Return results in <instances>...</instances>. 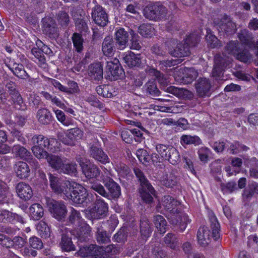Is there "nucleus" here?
<instances>
[{
	"label": "nucleus",
	"mask_w": 258,
	"mask_h": 258,
	"mask_svg": "<svg viewBox=\"0 0 258 258\" xmlns=\"http://www.w3.org/2000/svg\"><path fill=\"white\" fill-rule=\"evenodd\" d=\"M106 79L111 81L116 80L123 77L124 72L120 67L119 61L116 58L107 61L106 67Z\"/></svg>",
	"instance_id": "obj_5"
},
{
	"label": "nucleus",
	"mask_w": 258,
	"mask_h": 258,
	"mask_svg": "<svg viewBox=\"0 0 258 258\" xmlns=\"http://www.w3.org/2000/svg\"><path fill=\"white\" fill-rule=\"evenodd\" d=\"M150 186H147L145 188H139L142 199L147 203H150L153 202V198L152 195H154L155 191L152 185Z\"/></svg>",
	"instance_id": "obj_36"
},
{
	"label": "nucleus",
	"mask_w": 258,
	"mask_h": 258,
	"mask_svg": "<svg viewBox=\"0 0 258 258\" xmlns=\"http://www.w3.org/2000/svg\"><path fill=\"white\" fill-rule=\"evenodd\" d=\"M60 172L72 176H76L78 173L77 165L75 162L63 163Z\"/></svg>",
	"instance_id": "obj_38"
},
{
	"label": "nucleus",
	"mask_w": 258,
	"mask_h": 258,
	"mask_svg": "<svg viewBox=\"0 0 258 258\" xmlns=\"http://www.w3.org/2000/svg\"><path fill=\"white\" fill-rule=\"evenodd\" d=\"M103 180L104 185L109 191L108 194L113 198H118L121 195L120 186L110 178L103 179Z\"/></svg>",
	"instance_id": "obj_22"
},
{
	"label": "nucleus",
	"mask_w": 258,
	"mask_h": 258,
	"mask_svg": "<svg viewBox=\"0 0 258 258\" xmlns=\"http://www.w3.org/2000/svg\"><path fill=\"white\" fill-rule=\"evenodd\" d=\"M49 165L56 170H60L63 165V160L59 156L55 155H49L46 158Z\"/></svg>",
	"instance_id": "obj_39"
},
{
	"label": "nucleus",
	"mask_w": 258,
	"mask_h": 258,
	"mask_svg": "<svg viewBox=\"0 0 258 258\" xmlns=\"http://www.w3.org/2000/svg\"><path fill=\"white\" fill-rule=\"evenodd\" d=\"M72 38L74 46L77 51L81 52L83 49V43L84 42L82 35L78 33H74Z\"/></svg>",
	"instance_id": "obj_53"
},
{
	"label": "nucleus",
	"mask_w": 258,
	"mask_h": 258,
	"mask_svg": "<svg viewBox=\"0 0 258 258\" xmlns=\"http://www.w3.org/2000/svg\"><path fill=\"white\" fill-rule=\"evenodd\" d=\"M238 37L242 43L248 46L250 45L251 37L247 31H241L238 33Z\"/></svg>",
	"instance_id": "obj_64"
},
{
	"label": "nucleus",
	"mask_w": 258,
	"mask_h": 258,
	"mask_svg": "<svg viewBox=\"0 0 258 258\" xmlns=\"http://www.w3.org/2000/svg\"><path fill=\"white\" fill-rule=\"evenodd\" d=\"M31 142L34 146H38L42 148H51L52 142H54V140L48 139L47 138L44 137L43 135H34L31 139Z\"/></svg>",
	"instance_id": "obj_29"
},
{
	"label": "nucleus",
	"mask_w": 258,
	"mask_h": 258,
	"mask_svg": "<svg viewBox=\"0 0 258 258\" xmlns=\"http://www.w3.org/2000/svg\"><path fill=\"white\" fill-rule=\"evenodd\" d=\"M168 219L172 224L177 225L181 231H183L189 222L188 216L179 210L176 213L169 216Z\"/></svg>",
	"instance_id": "obj_12"
},
{
	"label": "nucleus",
	"mask_w": 258,
	"mask_h": 258,
	"mask_svg": "<svg viewBox=\"0 0 258 258\" xmlns=\"http://www.w3.org/2000/svg\"><path fill=\"white\" fill-rule=\"evenodd\" d=\"M134 172L136 175L138 181L140 183L139 188H145L147 186L152 185L145 176L144 173L140 169L136 167L134 168Z\"/></svg>",
	"instance_id": "obj_35"
},
{
	"label": "nucleus",
	"mask_w": 258,
	"mask_h": 258,
	"mask_svg": "<svg viewBox=\"0 0 258 258\" xmlns=\"http://www.w3.org/2000/svg\"><path fill=\"white\" fill-rule=\"evenodd\" d=\"M32 151L34 155L39 159L46 158L49 154L47 152L44 150V148L38 146H34L32 148Z\"/></svg>",
	"instance_id": "obj_63"
},
{
	"label": "nucleus",
	"mask_w": 258,
	"mask_h": 258,
	"mask_svg": "<svg viewBox=\"0 0 258 258\" xmlns=\"http://www.w3.org/2000/svg\"><path fill=\"white\" fill-rule=\"evenodd\" d=\"M180 143L182 145L194 144L195 146H198L202 143V141L197 136H191L183 135L180 138Z\"/></svg>",
	"instance_id": "obj_46"
},
{
	"label": "nucleus",
	"mask_w": 258,
	"mask_h": 258,
	"mask_svg": "<svg viewBox=\"0 0 258 258\" xmlns=\"http://www.w3.org/2000/svg\"><path fill=\"white\" fill-rule=\"evenodd\" d=\"M115 43L112 37L106 36L102 43V51L103 54L108 57L112 56L115 51Z\"/></svg>",
	"instance_id": "obj_23"
},
{
	"label": "nucleus",
	"mask_w": 258,
	"mask_h": 258,
	"mask_svg": "<svg viewBox=\"0 0 258 258\" xmlns=\"http://www.w3.org/2000/svg\"><path fill=\"white\" fill-rule=\"evenodd\" d=\"M12 152L16 158L23 160L29 159L31 155V152L27 149L19 144L14 145Z\"/></svg>",
	"instance_id": "obj_26"
},
{
	"label": "nucleus",
	"mask_w": 258,
	"mask_h": 258,
	"mask_svg": "<svg viewBox=\"0 0 258 258\" xmlns=\"http://www.w3.org/2000/svg\"><path fill=\"white\" fill-rule=\"evenodd\" d=\"M166 92L172 94L179 98H185L187 97L188 95L191 97L192 96V94L188 90L183 88H179L172 86L168 87L166 89Z\"/></svg>",
	"instance_id": "obj_37"
},
{
	"label": "nucleus",
	"mask_w": 258,
	"mask_h": 258,
	"mask_svg": "<svg viewBox=\"0 0 258 258\" xmlns=\"http://www.w3.org/2000/svg\"><path fill=\"white\" fill-rule=\"evenodd\" d=\"M43 31L51 39H56L59 35L56 24L51 18H46L43 20Z\"/></svg>",
	"instance_id": "obj_14"
},
{
	"label": "nucleus",
	"mask_w": 258,
	"mask_h": 258,
	"mask_svg": "<svg viewBox=\"0 0 258 258\" xmlns=\"http://www.w3.org/2000/svg\"><path fill=\"white\" fill-rule=\"evenodd\" d=\"M83 135V133L80 128H71L67 131L66 137L62 139V142L69 146H74L76 141L80 140Z\"/></svg>",
	"instance_id": "obj_17"
},
{
	"label": "nucleus",
	"mask_w": 258,
	"mask_h": 258,
	"mask_svg": "<svg viewBox=\"0 0 258 258\" xmlns=\"http://www.w3.org/2000/svg\"><path fill=\"white\" fill-rule=\"evenodd\" d=\"M88 188L94 190L104 197H109L108 194L105 191L103 186L98 182H89L87 183Z\"/></svg>",
	"instance_id": "obj_52"
},
{
	"label": "nucleus",
	"mask_w": 258,
	"mask_h": 258,
	"mask_svg": "<svg viewBox=\"0 0 258 258\" xmlns=\"http://www.w3.org/2000/svg\"><path fill=\"white\" fill-rule=\"evenodd\" d=\"M161 205L168 211L170 215L180 210V203L170 196H165L162 199Z\"/></svg>",
	"instance_id": "obj_13"
},
{
	"label": "nucleus",
	"mask_w": 258,
	"mask_h": 258,
	"mask_svg": "<svg viewBox=\"0 0 258 258\" xmlns=\"http://www.w3.org/2000/svg\"><path fill=\"white\" fill-rule=\"evenodd\" d=\"M190 53V50L187 47L185 42L179 43L173 50L171 51V54L175 57H184L188 56Z\"/></svg>",
	"instance_id": "obj_33"
},
{
	"label": "nucleus",
	"mask_w": 258,
	"mask_h": 258,
	"mask_svg": "<svg viewBox=\"0 0 258 258\" xmlns=\"http://www.w3.org/2000/svg\"><path fill=\"white\" fill-rule=\"evenodd\" d=\"M49 179L50 186L52 190L57 194H60L64 198L65 195L67 191L70 189L71 182L67 180L63 183L60 182L59 178L54 175L49 173Z\"/></svg>",
	"instance_id": "obj_6"
},
{
	"label": "nucleus",
	"mask_w": 258,
	"mask_h": 258,
	"mask_svg": "<svg viewBox=\"0 0 258 258\" xmlns=\"http://www.w3.org/2000/svg\"><path fill=\"white\" fill-rule=\"evenodd\" d=\"M200 39L198 35L192 33L188 35L184 40L185 44L189 47V49L196 46L200 42Z\"/></svg>",
	"instance_id": "obj_54"
},
{
	"label": "nucleus",
	"mask_w": 258,
	"mask_h": 258,
	"mask_svg": "<svg viewBox=\"0 0 258 258\" xmlns=\"http://www.w3.org/2000/svg\"><path fill=\"white\" fill-rule=\"evenodd\" d=\"M67 193L64 199L71 200L78 204H89L94 200V196L92 194L89 195L84 187L75 182L71 183L70 189Z\"/></svg>",
	"instance_id": "obj_1"
},
{
	"label": "nucleus",
	"mask_w": 258,
	"mask_h": 258,
	"mask_svg": "<svg viewBox=\"0 0 258 258\" xmlns=\"http://www.w3.org/2000/svg\"><path fill=\"white\" fill-rule=\"evenodd\" d=\"M30 214L34 220H40L43 216L44 212L42 207L38 204H34L29 208Z\"/></svg>",
	"instance_id": "obj_40"
},
{
	"label": "nucleus",
	"mask_w": 258,
	"mask_h": 258,
	"mask_svg": "<svg viewBox=\"0 0 258 258\" xmlns=\"http://www.w3.org/2000/svg\"><path fill=\"white\" fill-rule=\"evenodd\" d=\"M85 222L86 221L82 218L80 212L73 208H72L67 219L68 224L73 225L77 224L79 226L81 225L82 223Z\"/></svg>",
	"instance_id": "obj_31"
},
{
	"label": "nucleus",
	"mask_w": 258,
	"mask_h": 258,
	"mask_svg": "<svg viewBox=\"0 0 258 258\" xmlns=\"http://www.w3.org/2000/svg\"><path fill=\"white\" fill-rule=\"evenodd\" d=\"M153 222L155 227L161 233H164L166 230L167 222L161 215H156L154 217Z\"/></svg>",
	"instance_id": "obj_49"
},
{
	"label": "nucleus",
	"mask_w": 258,
	"mask_h": 258,
	"mask_svg": "<svg viewBox=\"0 0 258 258\" xmlns=\"http://www.w3.org/2000/svg\"><path fill=\"white\" fill-rule=\"evenodd\" d=\"M231 59L222 54H217L214 57V64L226 69L230 63Z\"/></svg>",
	"instance_id": "obj_48"
},
{
	"label": "nucleus",
	"mask_w": 258,
	"mask_h": 258,
	"mask_svg": "<svg viewBox=\"0 0 258 258\" xmlns=\"http://www.w3.org/2000/svg\"><path fill=\"white\" fill-rule=\"evenodd\" d=\"M168 153L165 160H168L170 163L175 165L180 161V156L178 151L173 147L169 148Z\"/></svg>",
	"instance_id": "obj_43"
},
{
	"label": "nucleus",
	"mask_w": 258,
	"mask_h": 258,
	"mask_svg": "<svg viewBox=\"0 0 258 258\" xmlns=\"http://www.w3.org/2000/svg\"><path fill=\"white\" fill-rule=\"evenodd\" d=\"M88 75L91 80L99 81L103 75V66L100 62L91 64L88 69Z\"/></svg>",
	"instance_id": "obj_18"
},
{
	"label": "nucleus",
	"mask_w": 258,
	"mask_h": 258,
	"mask_svg": "<svg viewBox=\"0 0 258 258\" xmlns=\"http://www.w3.org/2000/svg\"><path fill=\"white\" fill-rule=\"evenodd\" d=\"M70 232L79 242H86L91 236V228L86 223L83 222L81 225L72 229Z\"/></svg>",
	"instance_id": "obj_7"
},
{
	"label": "nucleus",
	"mask_w": 258,
	"mask_h": 258,
	"mask_svg": "<svg viewBox=\"0 0 258 258\" xmlns=\"http://www.w3.org/2000/svg\"><path fill=\"white\" fill-rule=\"evenodd\" d=\"M94 244L86 245L81 247L80 249L76 253V254L83 257H91L92 248H93Z\"/></svg>",
	"instance_id": "obj_61"
},
{
	"label": "nucleus",
	"mask_w": 258,
	"mask_h": 258,
	"mask_svg": "<svg viewBox=\"0 0 258 258\" xmlns=\"http://www.w3.org/2000/svg\"><path fill=\"white\" fill-rule=\"evenodd\" d=\"M167 14V9L159 3L148 5L144 10L145 17L152 20H159L165 18Z\"/></svg>",
	"instance_id": "obj_4"
},
{
	"label": "nucleus",
	"mask_w": 258,
	"mask_h": 258,
	"mask_svg": "<svg viewBox=\"0 0 258 258\" xmlns=\"http://www.w3.org/2000/svg\"><path fill=\"white\" fill-rule=\"evenodd\" d=\"M177 242L176 236L171 233H168L164 237L165 243L172 249H175L176 247Z\"/></svg>",
	"instance_id": "obj_55"
},
{
	"label": "nucleus",
	"mask_w": 258,
	"mask_h": 258,
	"mask_svg": "<svg viewBox=\"0 0 258 258\" xmlns=\"http://www.w3.org/2000/svg\"><path fill=\"white\" fill-rule=\"evenodd\" d=\"M146 93L153 98L159 97L161 92L154 81H150L145 85Z\"/></svg>",
	"instance_id": "obj_41"
},
{
	"label": "nucleus",
	"mask_w": 258,
	"mask_h": 258,
	"mask_svg": "<svg viewBox=\"0 0 258 258\" xmlns=\"http://www.w3.org/2000/svg\"><path fill=\"white\" fill-rule=\"evenodd\" d=\"M161 183L167 187L173 188L177 183L176 178L172 174H166L162 176Z\"/></svg>",
	"instance_id": "obj_51"
},
{
	"label": "nucleus",
	"mask_w": 258,
	"mask_h": 258,
	"mask_svg": "<svg viewBox=\"0 0 258 258\" xmlns=\"http://www.w3.org/2000/svg\"><path fill=\"white\" fill-rule=\"evenodd\" d=\"M38 121L42 124H49L52 120L53 117L50 111L46 108H41L37 113Z\"/></svg>",
	"instance_id": "obj_30"
},
{
	"label": "nucleus",
	"mask_w": 258,
	"mask_h": 258,
	"mask_svg": "<svg viewBox=\"0 0 258 258\" xmlns=\"http://www.w3.org/2000/svg\"><path fill=\"white\" fill-rule=\"evenodd\" d=\"M45 204L52 217L58 221L64 219L67 209L63 202L56 201L48 197L45 198Z\"/></svg>",
	"instance_id": "obj_3"
},
{
	"label": "nucleus",
	"mask_w": 258,
	"mask_h": 258,
	"mask_svg": "<svg viewBox=\"0 0 258 258\" xmlns=\"http://www.w3.org/2000/svg\"><path fill=\"white\" fill-rule=\"evenodd\" d=\"M210 231L207 227H200L197 232V239L199 244L206 247L211 242Z\"/></svg>",
	"instance_id": "obj_21"
},
{
	"label": "nucleus",
	"mask_w": 258,
	"mask_h": 258,
	"mask_svg": "<svg viewBox=\"0 0 258 258\" xmlns=\"http://www.w3.org/2000/svg\"><path fill=\"white\" fill-rule=\"evenodd\" d=\"M123 60L130 68L139 67L142 64L141 55L136 54L131 51L123 57Z\"/></svg>",
	"instance_id": "obj_27"
},
{
	"label": "nucleus",
	"mask_w": 258,
	"mask_h": 258,
	"mask_svg": "<svg viewBox=\"0 0 258 258\" xmlns=\"http://www.w3.org/2000/svg\"><path fill=\"white\" fill-rule=\"evenodd\" d=\"M87 8L88 10L91 11V18L95 24L102 27L107 25L109 22L108 15L105 9L98 4L96 0L87 3Z\"/></svg>",
	"instance_id": "obj_2"
},
{
	"label": "nucleus",
	"mask_w": 258,
	"mask_h": 258,
	"mask_svg": "<svg viewBox=\"0 0 258 258\" xmlns=\"http://www.w3.org/2000/svg\"><path fill=\"white\" fill-rule=\"evenodd\" d=\"M59 245L63 251L70 252L76 250L75 245L73 244L72 238L68 234L61 235V241Z\"/></svg>",
	"instance_id": "obj_32"
},
{
	"label": "nucleus",
	"mask_w": 258,
	"mask_h": 258,
	"mask_svg": "<svg viewBox=\"0 0 258 258\" xmlns=\"http://www.w3.org/2000/svg\"><path fill=\"white\" fill-rule=\"evenodd\" d=\"M77 30L83 34L89 31V28L86 21L83 19H78L75 23Z\"/></svg>",
	"instance_id": "obj_62"
},
{
	"label": "nucleus",
	"mask_w": 258,
	"mask_h": 258,
	"mask_svg": "<svg viewBox=\"0 0 258 258\" xmlns=\"http://www.w3.org/2000/svg\"><path fill=\"white\" fill-rule=\"evenodd\" d=\"M214 23L219 25L221 30L224 31L227 35H231L235 32V24L231 21L230 18L226 15L221 16L220 22L215 20Z\"/></svg>",
	"instance_id": "obj_15"
},
{
	"label": "nucleus",
	"mask_w": 258,
	"mask_h": 258,
	"mask_svg": "<svg viewBox=\"0 0 258 258\" xmlns=\"http://www.w3.org/2000/svg\"><path fill=\"white\" fill-rule=\"evenodd\" d=\"M57 20L62 27H67L70 22L68 14L64 11H59L57 15Z\"/></svg>",
	"instance_id": "obj_59"
},
{
	"label": "nucleus",
	"mask_w": 258,
	"mask_h": 258,
	"mask_svg": "<svg viewBox=\"0 0 258 258\" xmlns=\"http://www.w3.org/2000/svg\"><path fill=\"white\" fill-rule=\"evenodd\" d=\"M89 155L96 161L102 164H106L109 162V159L106 153L99 147L97 142L92 144H90Z\"/></svg>",
	"instance_id": "obj_10"
},
{
	"label": "nucleus",
	"mask_w": 258,
	"mask_h": 258,
	"mask_svg": "<svg viewBox=\"0 0 258 258\" xmlns=\"http://www.w3.org/2000/svg\"><path fill=\"white\" fill-rule=\"evenodd\" d=\"M228 144L226 147H228V150L232 154H235L240 151H245L248 149L246 146L240 144L239 142L236 141L234 143L228 142Z\"/></svg>",
	"instance_id": "obj_50"
},
{
	"label": "nucleus",
	"mask_w": 258,
	"mask_h": 258,
	"mask_svg": "<svg viewBox=\"0 0 258 258\" xmlns=\"http://www.w3.org/2000/svg\"><path fill=\"white\" fill-rule=\"evenodd\" d=\"M9 68L16 76L20 79H27L29 77L22 64L13 63L12 65L9 64Z\"/></svg>",
	"instance_id": "obj_34"
},
{
	"label": "nucleus",
	"mask_w": 258,
	"mask_h": 258,
	"mask_svg": "<svg viewBox=\"0 0 258 258\" xmlns=\"http://www.w3.org/2000/svg\"><path fill=\"white\" fill-rule=\"evenodd\" d=\"M198 72L194 68H186L184 72H178L175 75V80L180 83L188 84L191 83L198 76Z\"/></svg>",
	"instance_id": "obj_9"
},
{
	"label": "nucleus",
	"mask_w": 258,
	"mask_h": 258,
	"mask_svg": "<svg viewBox=\"0 0 258 258\" xmlns=\"http://www.w3.org/2000/svg\"><path fill=\"white\" fill-rule=\"evenodd\" d=\"M241 49L240 45L237 41H230L225 47V51L229 54L235 56Z\"/></svg>",
	"instance_id": "obj_44"
},
{
	"label": "nucleus",
	"mask_w": 258,
	"mask_h": 258,
	"mask_svg": "<svg viewBox=\"0 0 258 258\" xmlns=\"http://www.w3.org/2000/svg\"><path fill=\"white\" fill-rule=\"evenodd\" d=\"M198 95L200 97L208 96L211 88L210 81L206 78H200L195 84Z\"/></svg>",
	"instance_id": "obj_16"
},
{
	"label": "nucleus",
	"mask_w": 258,
	"mask_h": 258,
	"mask_svg": "<svg viewBox=\"0 0 258 258\" xmlns=\"http://www.w3.org/2000/svg\"><path fill=\"white\" fill-rule=\"evenodd\" d=\"M96 239L99 243H107L110 241V238L106 231L99 228H97Z\"/></svg>",
	"instance_id": "obj_60"
},
{
	"label": "nucleus",
	"mask_w": 258,
	"mask_h": 258,
	"mask_svg": "<svg viewBox=\"0 0 258 258\" xmlns=\"http://www.w3.org/2000/svg\"><path fill=\"white\" fill-rule=\"evenodd\" d=\"M140 233L142 239L146 240L153 231V227L149 219L145 216L141 217L140 224Z\"/></svg>",
	"instance_id": "obj_24"
},
{
	"label": "nucleus",
	"mask_w": 258,
	"mask_h": 258,
	"mask_svg": "<svg viewBox=\"0 0 258 258\" xmlns=\"http://www.w3.org/2000/svg\"><path fill=\"white\" fill-rule=\"evenodd\" d=\"M115 45L120 50L124 49L128 39V33L123 28H120L115 33Z\"/></svg>",
	"instance_id": "obj_19"
},
{
	"label": "nucleus",
	"mask_w": 258,
	"mask_h": 258,
	"mask_svg": "<svg viewBox=\"0 0 258 258\" xmlns=\"http://www.w3.org/2000/svg\"><path fill=\"white\" fill-rule=\"evenodd\" d=\"M149 71L151 75L156 77L160 84L165 85L167 83L166 78L160 71L154 68L150 69Z\"/></svg>",
	"instance_id": "obj_58"
},
{
	"label": "nucleus",
	"mask_w": 258,
	"mask_h": 258,
	"mask_svg": "<svg viewBox=\"0 0 258 258\" xmlns=\"http://www.w3.org/2000/svg\"><path fill=\"white\" fill-rule=\"evenodd\" d=\"M154 28L149 24H142L138 29L139 33L144 37H150L153 33Z\"/></svg>",
	"instance_id": "obj_56"
},
{
	"label": "nucleus",
	"mask_w": 258,
	"mask_h": 258,
	"mask_svg": "<svg viewBox=\"0 0 258 258\" xmlns=\"http://www.w3.org/2000/svg\"><path fill=\"white\" fill-rule=\"evenodd\" d=\"M76 160L79 163L83 174L87 178H96L100 175V170L96 165L92 164H87L82 161L80 157L77 158Z\"/></svg>",
	"instance_id": "obj_11"
},
{
	"label": "nucleus",
	"mask_w": 258,
	"mask_h": 258,
	"mask_svg": "<svg viewBox=\"0 0 258 258\" xmlns=\"http://www.w3.org/2000/svg\"><path fill=\"white\" fill-rule=\"evenodd\" d=\"M14 170L17 177L21 179L27 178L30 174L29 165L23 161L17 162L14 165Z\"/></svg>",
	"instance_id": "obj_25"
},
{
	"label": "nucleus",
	"mask_w": 258,
	"mask_h": 258,
	"mask_svg": "<svg viewBox=\"0 0 258 258\" xmlns=\"http://www.w3.org/2000/svg\"><path fill=\"white\" fill-rule=\"evenodd\" d=\"M96 199L93 207L90 212L91 217L94 219H100L106 216L108 212L107 204L100 198L96 195Z\"/></svg>",
	"instance_id": "obj_8"
},
{
	"label": "nucleus",
	"mask_w": 258,
	"mask_h": 258,
	"mask_svg": "<svg viewBox=\"0 0 258 258\" xmlns=\"http://www.w3.org/2000/svg\"><path fill=\"white\" fill-rule=\"evenodd\" d=\"M18 196L25 201L30 200L33 196V191L31 187L25 182L19 183L16 187Z\"/></svg>",
	"instance_id": "obj_20"
},
{
	"label": "nucleus",
	"mask_w": 258,
	"mask_h": 258,
	"mask_svg": "<svg viewBox=\"0 0 258 258\" xmlns=\"http://www.w3.org/2000/svg\"><path fill=\"white\" fill-rule=\"evenodd\" d=\"M36 229L42 238H46L50 236V229L46 223L43 220L40 221L36 225Z\"/></svg>",
	"instance_id": "obj_45"
},
{
	"label": "nucleus",
	"mask_w": 258,
	"mask_h": 258,
	"mask_svg": "<svg viewBox=\"0 0 258 258\" xmlns=\"http://www.w3.org/2000/svg\"><path fill=\"white\" fill-rule=\"evenodd\" d=\"M207 34L206 36V40L208 45L212 48H219L222 46L221 41L212 33L211 30L207 29Z\"/></svg>",
	"instance_id": "obj_42"
},
{
	"label": "nucleus",
	"mask_w": 258,
	"mask_h": 258,
	"mask_svg": "<svg viewBox=\"0 0 258 258\" xmlns=\"http://www.w3.org/2000/svg\"><path fill=\"white\" fill-rule=\"evenodd\" d=\"M13 101L15 107L18 110H25L26 105L23 100L18 91L14 92L10 95Z\"/></svg>",
	"instance_id": "obj_47"
},
{
	"label": "nucleus",
	"mask_w": 258,
	"mask_h": 258,
	"mask_svg": "<svg viewBox=\"0 0 258 258\" xmlns=\"http://www.w3.org/2000/svg\"><path fill=\"white\" fill-rule=\"evenodd\" d=\"M208 217L210 223V227L212 230V237L216 240L220 238V224L213 212H209Z\"/></svg>",
	"instance_id": "obj_28"
},
{
	"label": "nucleus",
	"mask_w": 258,
	"mask_h": 258,
	"mask_svg": "<svg viewBox=\"0 0 258 258\" xmlns=\"http://www.w3.org/2000/svg\"><path fill=\"white\" fill-rule=\"evenodd\" d=\"M127 232L126 229L125 228H121L120 230L114 235V239L115 241L118 243H124L127 240Z\"/></svg>",
	"instance_id": "obj_57"
}]
</instances>
